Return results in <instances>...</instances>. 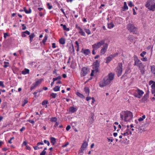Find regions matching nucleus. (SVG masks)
<instances>
[{"mask_svg":"<svg viewBox=\"0 0 155 155\" xmlns=\"http://www.w3.org/2000/svg\"><path fill=\"white\" fill-rule=\"evenodd\" d=\"M114 75L112 73L110 74L108 76L105 77L103 81L99 83V86L102 87L109 84L111 81L114 79Z\"/></svg>","mask_w":155,"mask_h":155,"instance_id":"nucleus-1","label":"nucleus"},{"mask_svg":"<svg viewBox=\"0 0 155 155\" xmlns=\"http://www.w3.org/2000/svg\"><path fill=\"white\" fill-rule=\"evenodd\" d=\"M120 115L121 119L125 122L130 121L133 118L132 113L128 110L121 112Z\"/></svg>","mask_w":155,"mask_h":155,"instance_id":"nucleus-2","label":"nucleus"},{"mask_svg":"<svg viewBox=\"0 0 155 155\" xmlns=\"http://www.w3.org/2000/svg\"><path fill=\"white\" fill-rule=\"evenodd\" d=\"M122 64L119 63L118 64V66L115 69V71L118 77H119L122 74Z\"/></svg>","mask_w":155,"mask_h":155,"instance_id":"nucleus-3","label":"nucleus"},{"mask_svg":"<svg viewBox=\"0 0 155 155\" xmlns=\"http://www.w3.org/2000/svg\"><path fill=\"white\" fill-rule=\"evenodd\" d=\"M105 44V41L102 40L92 45V48L93 49L97 50L102 45H104Z\"/></svg>","mask_w":155,"mask_h":155,"instance_id":"nucleus-4","label":"nucleus"},{"mask_svg":"<svg viewBox=\"0 0 155 155\" xmlns=\"http://www.w3.org/2000/svg\"><path fill=\"white\" fill-rule=\"evenodd\" d=\"M128 30L131 32H133V34L135 33V31L137 30V28L134 27V25L131 24H129L127 27Z\"/></svg>","mask_w":155,"mask_h":155,"instance_id":"nucleus-5","label":"nucleus"},{"mask_svg":"<svg viewBox=\"0 0 155 155\" xmlns=\"http://www.w3.org/2000/svg\"><path fill=\"white\" fill-rule=\"evenodd\" d=\"M143 93L144 92L138 89L135 91L134 95L135 97L140 98L142 96Z\"/></svg>","mask_w":155,"mask_h":155,"instance_id":"nucleus-6","label":"nucleus"},{"mask_svg":"<svg viewBox=\"0 0 155 155\" xmlns=\"http://www.w3.org/2000/svg\"><path fill=\"white\" fill-rule=\"evenodd\" d=\"M100 61L97 60L94 62L93 64V68L95 69L96 73L98 71V68L100 66Z\"/></svg>","mask_w":155,"mask_h":155,"instance_id":"nucleus-7","label":"nucleus"},{"mask_svg":"<svg viewBox=\"0 0 155 155\" xmlns=\"http://www.w3.org/2000/svg\"><path fill=\"white\" fill-rule=\"evenodd\" d=\"M108 45L106 43L103 45L102 48L101 50L100 54L101 55L104 54L107 51Z\"/></svg>","mask_w":155,"mask_h":155,"instance_id":"nucleus-8","label":"nucleus"},{"mask_svg":"<svg viewBox=\"0 0 155 155\" xmlns=\"http://www.w3.org/2000/svg\"><path fill=\"white\" fill-rule=\"evenodd\" d=\"M88 70L87 68L85 67L82 68L81 72V77H84L85 76L87 73Z\"/></svg>","mask_w":155,"mask_h":155,"instance_id":"nucleus-9","label":"nucleus"},{"mask_svg":"<svg viewBox=\"0 0 155 155\" xmlns=\"http://www.w3.org/2000/svg\"><path fill=\"white\" fill-rule=\"evenodd\" d=\"M134 66H137L138 67V66H139L140 64H141L142 63L140 61L139 59L136 56H135L134 57Z\"/></svg>","mask_w":155,"mask_h":155,"instance_id":"nucleus-10","label":"nucleus"},{"mask_svg":"<svg viewBox=\"0 0 155 155\" xmlns=\"http://www.w3.org/2000/svg\"><path fill=\"white\" fill-rule=\"evenodd\" d=\"M117 54V53H116L114 54L110 55L107 58L106 63H109L112 59H113L114 57H116Z\"/></svg>","mask_w":155,"mask_h":155,"instance_id":"nucleus-11","label":"nucleus"},{"mask_svg":"<svg viewBox=\"0 0 155 155\" xmlns=\"http://www.w3.org/2000/svg\"><path fill=\"white\" fill-rule=\"evenodd\" d=\"M154 2V0H148L146 4L145 5L146 7L148 9L153 4Z\"/></svg>","mask_w":155,"mask_h":155,"instance_id":"nucleus-12","label":"nucleus"},{"mask_svg":"<svg viewBox=\"0 0 155 155\" xmlns=\"http://www.w3.org/2000/svg\"><path fill=\"white\" fill-rule=\"evenodd\" d=\"M139 69L140 70L141 73L143 74L145 72L144 66L142 63L138 66Z\"/></svg>","mask_w":155,"mask_h":155,"instance_id":"nucleus-13","label":"nucleus"},{"mask_svg":"<svg viewBox=\"0 0 155 155\" xmlns=\"http://www.w3.org/2000/svg\"><path fill=\"white\" fill-rule=\"evenodd\" d=\"M81 52L83 53L86 56L88 55L91 53V51L89 49H84V48L82 49Z\"/></svg>","mask_w":155,"mask_h":155,"instance_id":"nucleus-14","label":"nucleus"},{"mask_svg":"<svg viewBox=\"0 0 155 155\" xmlns=\"http://www.w3.org/2000/svg\"><path fill=\"white\" fill-rule=\"evenodd\" d=\"M132 134V132L129 129H127L126 130V132L124 133H121V134L124 136L128 135H131Z\"/></svg>","mask_w":155,"mask_h":155,"instance_id":"nucleus-15","label":"nucleus"},{"mask_svg":"<svg viewBox=\"0 0 155 155\" xmlns=\"http://www.w3.org/2000/svg\"><path fill=\"white\" fill-rule=\"evenodd\" d=\"M150 69L151 72L153 76L155 77V66L153 65L150 66Z\"/></svg>","mask_w":155,"mask_h":155,"instance_id":"nucleus-16","label":"nucleus"},{"mask_svg":"<svg viewBox=\"0 0 155 155\" xmlns=\"http://www.w3.org/2000/svg\"><path fill=\"white\" fill-rule=\"evenodd\" d=\"M128 8V7L127 5L126 2H124V6L122 7V11H125V10H127Z\"/></svg>","mask_w":155,"mask_h":155,"instance_id":"nucleus-17","label":"nucleus"},{"mask_svg":"<svg viewBox=\"0 0 155 155\" xmlns=\"http://www.w3.org/2000/svg\"><path fill=\"white\" fill-rule=\"evenodd\" d=\"M148 97V94H146L141 99L142 102H144L147 101Z\"/></svg>","mask_w":155,"mask_h":155,"instance_id":"nucleus-18","label":"nucleus"},{"mask_svg":"<svg viewBox=\"0 0 155 155\" xmlns=\"http://www.w3.org/2000/svg\"><path fill=\"white\" fill-rule=\"evenodd\" d=\"M69 111L72 113H74L76 112L77 110L76 108L73 107H71L69 109Z\"/></svg>","mask_w":155,"mask_h":155,"instance_id":"nucleus-19","label":"nucleus"},{"mask_svg":"<svg viewBox=\"0 0 155 155\" xmlns=\"http://www.w3.org/2000/svg\"><path fill=\"white\" fill-rule=\"evenodd\" d=\"M51 142L52 144L54 145L56 142V139L53 137H51L50 138Z\"/></svg>","mask_w":155,"mask_h":155,"instance_id":"nucleus-20","label":"nucleus"},{"mask_svg":"<svg viewBox=\"0 0 155 155\" xmlns=\"http://www.w3.org/2000/svg\"><path fill=\"white\" fill-rule=\"evenodd\" d=\"M84 91L86 94H87V96H88L90 93V89L88 87H85L84 88Z\"/></svg>","mask_w":155,"mask_h":155,"instance_id":"nucleus-21","label":"nucleus"},{"mask_svg":"<svg viewBox=\"0 0 155 155\" xmlns=\"http://www.w3.org/2000/svg\"><path fill=\"white\" fill-rule=\"evenodd\" d=\"M69 51L71 53H74V47L73 44L71 45V47H70L69 48Z\"/></svg>","mask_w":155,"mask_h":155,"instance_id":"nucleus-22","label":"nucleus"},{"mask_svg":"<svg viewBox=\"0 0 155 155\" xmlns=\"http://www.w3.org/2000/svg\"><path fill=\"white\" fill-rule=\"evenodd\" d=\"M149 9L152 10V11H154L155 10V3L154 2L151 6L149 8Z\"/></svg>","mask_w":155,"mask_h":155,"instance_id":"nucleus-23","label":"nucleus"},{"mask_svg":"<svg viewBox=\"0 0 155 155\" xmlns=\"http://www.w3.org/2000/svg\"><path fill=\"white\" fill-rule=\"evenodd\" d=\"M35 35L34 33H31L29 36L30 42H31L33 41V38L35 37Z\"/></svg>","mask_w":155,"mask_h":155,"instance_id":"nucleus-24","label":"nucleus"},{"mask_svg":"<svg viewBox=\"0 0 155 155\" xmlns=\"http://www.w3.org/2000/svg\"><path fill=\"white\" fill-rule=\"evenodd\" d=\"M60 43L62 45H64L65 43V39L63 38H61L59 40Z\"/></svg>","mask_w":155,"mask_h":155,"instance_id":"nucleus-25","label":"nucleus"},{"mask_svg":"<svg viewBox=\"0 0 155 155\" xmlns=\"http://www.w3.org/2000/svg\"><path fill=\"white\" fill-rule=\"evenodd\" d=\"M29 69L25 68L24 71H22V73L23 74H25L29 73Z\"/></svg>","mask_w":155,"mask_h":155,"instance_id":"nucleus-26","label":"nucleus"},{"mask_svg":"<svg viewBox=\"0 0 155 155\" xmlns=\"http://www.w3.org/2000/svg\"><path fill=\"white\" fill-rule=\"evenodd\" d=\"M76 94L79 97L81 98L84 99L85 97L82 94H81L79 92H77L76 93Z\"/></svg>","mask_w":155,"mask_h":155,"instance_id":"nucleus-27","label":"nucleus"},{"mask_svg":"<svg viewBox=\"0 0 155 155\" xmlns=\"http://www.w3.org/2000/svg\"><path fill=\"white\" fill-rule=\"evenodd\" d=\"M85 149V148H84V147H81L79 151V154L81 153V155H82L83 153H84V151Z\"/></svg>","mask_w":155,"mask_h":155,"instance_id":"nucleus-28","label":"nucleus"},{"mask_svg":"<svg viewBox=\"0 0 155 155\" xmlns=\"http://www.w3.org/2000/svg\"><path fill=\"white\" fill-rule=\"evenodd\" d=\"M87 143L86 142L84 141V142L83 143L81 147H84V148L86 149V148L87 147Z\"/></svg>","mask_w":155,"mask_h":155,"instance_id":"nucleus-29","label":"nucleus"},{"mask_svg":"<svg viewBox=\"0 0 155 155\" xmlns=\"http://www.w3.org/2000/svg\"><path fill=\"white\" fill-rule=\"evenodd\" d=\"M42 82V80L41 79H39V80L37 81L36 83L34 84L37 87L38 85L41 84V82Z\"/></svg>","mask_w":155,"mask_h":155,"instance_id":"nucleus-30","label":"nucleus"},{"mask_svg":"<svg viewBox=\"0 0 155 155\" xmlns=\"http://www.w3.org/2000/svg\"><path fill=\"white\" fill-rule=\"evenodd\" d=\"M108 27L109 28H111L114 27V25L112 22H111L110 23L108 24Z\"/></svg>","mask_w":155,"mask_h":155,"instance_id":"nucleus-31","label":"nucleus"},{"mask_svg":"<svg viewBox=\"0 0 155 155\" xmlns=\"http://www.w3.org/2000/svg\"><path fill=\"white\" fill-rule=\"evenodd\" d=\"M57 120V119L56 117H52L50 119V121L52 122H56Z\"/></svg>","mask_w":155,"mask_h":155,"instance_id":"nucleus-32","label":"nucleus"},{"mask_svg":"<svg viewBox=\"0 0 155 155\" xmlns=\"http://www.w3.org/2000/svg\"><path fill=\"white\" fill-rule=\"evenodd\" d=\"M24 11H25V12L27 14L30 13L31 12V10L30 8H29V10L28 11L27 10L25 7H24Z\"/></svg>","mask_w":155,"mask_h":155,"instance_id":"nucleus-33","label":"nucleus"},{"mask_svg":"<svg viewBox=\"0 0 155 155\" xmlns=\"http://www.w3.org/2000/svg\"><path fill=\"white\" fill-rule=\"evenodd\" d=\"M4 67L5 68H6L7 67L9 66V63L8 62L5 61L4 62Z\"/></svg>","mask_w":155,"mask_h":155,"instance_id":"nucleus-34","label":"nucleus"},{"mask_svg":"<svg viewBox=\"0 0 155 155\" xmlns=\"http://www.w3.org/2000/svg\"><path fill=\"white\" fill-rule=\"evenodd\" d=\"M146 116L145 115H143L142 117H140L138 119V120L139 121H141L145 118Z\"/></svg>","mask_w":155,"mask_h":155,"instance_id":"nucleus-35","label":"nucleus"},{"mask_svg":"<svg viewBox=\"0 0 155 155\" xmlns=\"http://www.w3.org/2000/svg\"><path fill=\"white\" fill-rule=\"evenodd\" d=\"M128 39H129L130 41L132 42L134 40V38L132 35H129L128 37Z\"/></svg>","mask_w":155,"mask_h":155,"instance_id":"nucleus-36","label":"nucleus"},{"mask_svg":"<svg viewBox=\"0 0 155 155\" xmlns=\"http://www.w3.org/2000/svg\"><path fill=\"white\" fill-rule=\"evenodd\" d=\"M60 87L56 86L54 88V90L55 91H58L60 90Z\"/></svg>","mask_w":155,"mask_h":155,"instance_id":"nucleus-37","label":"nucleus"},{"mask_svg":"<svg viewBox=\"0 0 155 155\" xmlns=\"http://www.w3.org/2000/svg\"><path fill=\"white\" fill-rule=\"evenodd\" d=\"M79 33L81 35L83 36H85V33L84 32L83 30L81 29V30H80L79 32Z\"/></svg>","mask_w":155,"mask_h":155,"instance_id":"nucleus-38","label":"nucleus"},{"mask_svg":"<svg viewBox=\"0 0 155 155\" xmlns=\"http://www.w3.org/2000/svg\"><path fill=\"white\" fill-rule=\"evenodd\" d=\"M61 78V77L60 76H58V77H56L55 78H53V80L54 81L57 80H60Z\"/></svg>","mask_w":155,"mask_h":155,"instance_id":"nucleus-39","label":"nucleus"},{"mask_svg":"<svg viewBox=\"0 0 155 155\" xmlns=\"http://www.w3.org/2000/svg\"><path fill=\"white\" fill-rule=\"evenodd\" d=\"M84 30L86 32L88 35H89L91 34V32L89 29L85 28Z\"/></svg>","mask_w":155,"mask_h":155,"instance_id":"nucleus-40","label":"nucleus"},{"mask_svg":"<svg viewBox=\"0 0 155 155\" xmlns=\"http://www.w3.org/2000/svg\"><path fill=\"white\" fill-rule=\"evenodd\" d=\"M94 114L93 113H91V118L92 119V122H93L94 121Z\"/></svg>","mask_w":155,"mask_h":155,"instance_id":"nucleus-41","label":"nucleus"},{"mask_svg":"<svg viewBox=\"0 0 155 155\" xmlns=\"http://www.w3.org/2000/svg\"><path fill=\"white\" fill-rule=\"evenodd\" d=\"M48 103V101L47 100L44 101L42 103V104L43 105H45Z\"/></svg>","mask_w":155,"mask_h":155,"instance_id":"nucleus-42","label":"nucleus"},{"mask_svg":"<svg viewBox=\"0 0 155 155\" xmlns=\"http://www.w3.org/2000/svg\"><path fill=\"white\" fill-rule=\"evenodd\" d=\"M63 28L64 30H66L67 31H69L70 30V29L69 28H66V26L65 25H64V26H63Z\"/></svg>","mask_w":155,"mask_h":155,"instance_id":"nucleus-43","label":"nucleus"},{"mask_svg":"<svg viewBox=\"0 0 155 155\" xmlns=\"http://www.w3.org/2000/svg\"><path fill=\"white\" fill-rule=\"evenodd\" d=\"M57 95V94L56 93H52L51 94V96L53 98H55Z\"/></svg>","mask_w":155,"mask_h":155,"instance_id":"nucleus-44","label":"nucleus"},{"mask_svg":"<svg viewBox=\"0 0 155 155\" xmlns=\"http://www.w3.org/2000/svg\"><path fill=\"white\" fill-rule=\"evenodd\" d=\"M128 5L130 7H132L134 6V5L133 4V2L131 1L130 2L128 3Z\"/></svg>","mask_w":155,"mask_h":155,"instance_id":"nucleus-45","label":"nucleus"},{"mask_svg":"<svg viewBox=\"0 0 155 155\" xmlns=\"http://www.w3.org/2000/svg\"><path fill=\"white\" fill-rule=\"evenodd\" d=\"M47 36H45L44 37V38L42 41L43 43L44 44H45V43L46 42V41H47Z\"/></svg>","mask_w":155,"mask_h":155,"instance_id":"nucleus-46","label":"nucleus"},{"mask_svg":"<svg viewBox=\"0 0 155 155\" xmlns=\"http://www.w3.org/2000/svg\"><path fill=\"white\" fill-rule=\"evenodd\" d=\"M47 5L48 6V8L49 9H51L52 8V5H50V4L49 3H48L47 4Z\"/></svg>","mask_w":155,"mask_h":155,"instance_id":"nucleus-47","label":"nucleus"},{"mask_svg":"<svg viewBox=\"0 0 155 155\" xmlns=\"http://www.w3.org/2000/svg\"><path fill=\"white\" fill-rule=\"evenodd\" d=\"M28 102V101L27 100H25L24 101V104H22V106H24V105L26 104Z\"/></svg>","mask_w":155,"mask_h":155,"instance_id":"nucleus-48","label":"nucleus"},{"mask_svg":"<svg viewBox=\"0 0 155 155\" xmlns=\"http://www.w3.org/2000/svg\"><path fill=\"white\" fill-rule=\"evenodd\" d=\"M0 86H1L2 88H4L5 87V86L3 84V82L2 81H0Z\"/></svg>","mask_w":155,"mask_h":155,"instance_id":"nucleus-49","label":"nucleus"},{"mask_svg":"<svg viewBox=\"0 0 155 155\" xmlns=\"http://www.w3.org/2000/svg\"><path fill=\"white\" fill-rule=\"evenodd\" d=\"M146 54V52L145 51H143L140 54V56L142 57H143L144 55H145Z\"/></svg>","mask_w":155,"mask_h":155,"instance_id":"nucleus-50","label":"nucleus"},{"mask_svg":"<svg viewBox=\"0 0 155 155\" xmlns=\"http://www.w3.org/2000/svg\"><path fill=\"white\" fill-rule=\"evenodd\" d=\"M33 86H31V87L30 89L31 90L35 89L36 87V86H35V84H33Z\"/></svg>","mask_w":155,"mask_h":155,"instance_id":"nucleus-51","label":"nucleus"},{"mask_svg":"<svg viewBox=\"0 0 155 155\" xmlns=\"http://www.w3.org/2000/svg\"><path fill=\"white\" fill-rule=\"evenodd\" d=\"M94 72H96V71H95V69H94L93 70H92L91 73V76H93L94 75Z\"/></svg>","mask_w":155,"mask_h":155,"instance_id":"nucleus-52","label":"nucleus"},{"mask_svg":"<svg viewBox=\"0 0 155 155\" xmlns=\"http://www.w3.org/2000/svg\"><path fill=\"white\" fill-rule=\"evenodd\" d=\"M9 36V35L7 33H4V37L5 38V39L6 38V37L7 36Z\"/></svg>","mask_w":155,"mask_h":155,"instance_id":"nucleus-53","label":"nucleus"},{"mask_svg":"<svg viewBox=\"0 0 155 155\" xmlns=\"http://www.w3.org/2000/svg\"><path fill=\"white\" fill-rule=\"evenodd\" d=\"M46 152L45 150H43L40 154V155H45Z\"/></svg>","mask_w":155,"mask_h":155,"instance_id":"nucleus-54","label":"nucleus"},{"mask_svg":"<svg viewBox=\"0 0 155 155\" xmlns=\"http://www.w3.org/2000/svg\"><path fill=\"white\" fill-rule=\"evenodd\" d=\"M141 60L144 61H147V58L145 57L142 58Z\"/></svg>","mask_w":155,"mask_h":155,"instance_id":"nucleus-55","label":"nucleus"},{"mask_svg":"<svg viewBox=\"0 0 155 155\" xmlns=\"http://www.w3.org/2000/svg\"><path fill=\"white\" fill-rule=\"evenodd\" d=\"M23 32L25 34H27L28 35H30V32L27 30Z\"/></svg>","mask_w":155,"mask_h":155,"instance_id":"nucleus-56","label":"nucleus"},{"mask_svg":"<svg viewBox=\"0 0 155 155\" xmlns=\"http://www.w3.org/2000/svg\"><path fill=\"white\" fill-rule=\"evenodd\" d=\"M38 146L37 145V146L33 147V148L35 150H37L40 149V148L38 147Z\"/></svg>","mask_w":155,"mask_h":155,"instance_id":"nucleus-57","label":"nucleus"},{"mask_svg":"<svg viewBox=\"0 0 155 155\" xmlns=\"http://www.w3.org/2000/svg\"><path fill=\"white\" fill-rule=\"evenodd\" d=\"M71 128V126L70 125H68L66 127V130L67 131L69 130Z\"/></svg>","mask_w":155,"mask_h":155,"instance_id":"nucleus-58","label":"nucleus"},{"mask_svg":"<svg viewBox=\"0 0 155 155\" xmlns=\"http://www.w3.org/2000/svg\"><path fill=\"white\" fill-rule=\"evenodd\" d=\"M151 87L152 89H153L155 87V82L151 85Z\"/></svg>","mask_w":155,"mask_h":155,"instance_id":"nucleus-59","label":"nucleus"},{"mask_svg":"<svg viewBox=\"0 0 155 155\" xmlns=\"http://www.w3.org/2000/svg\"><path fill=\"white\" fill-rule=\"evenodd\" d=\"M22 26L23 27L22 28L23 30H25L26 29V27L25 26L24 24H22Z\"/></svg>","mask_w":155,"mask_h":155,"instance_id":"nucleus-60","label":"nucleus"},{"mask_svg":"<svg viewBox=\"0 0 155 155\" xmlns=\"http://www.w3.org/2000/svg\"><path fill=\"white\" fill-rule=\"evenodd\" d=\"M28 121L30 122V123H31L32 124H33L35 122L33 120H28Z\"/></svg>","mask_w":155,"mask_h":155,"instance_id":"nucleus-61","label":"nucleus"},{"mask_svg":"<svg viewBox=\"0 0 155 155\" xmlns=\"http://www.w3.org/2000/svg\"><path fill=\"white\" fill-rule=\"evenodd\" d=\"M75 26H76V28L78 29L80 31L81 30V29H82L80 27H79L78 25H76Z\"/></svg>","mask_w":155,"mask_h":155,"instance_id":"nucleus-62","label":"nucleus"},{"mask_svg":"<svg viewBox=\"0 0 155 155\" xmlns=\"http://www.w3.org/2000/svg\"><path fill=\"white\" fill-rule=\"evenodd\" d=\"M91 98H92L91 97L88 96L86 98V100L87 101H88L89 100H91Z\"/></svg>","mask_w":155,"mask_h":155,"instance_id":"nucleus-63","label":"nucleus"},{"mask_svg":"<svg viewBox=\"0 0 155 155\" xmlns=\"http://www.w3.org/2000/svg\"><path fill=\"white\" fill-rule=\"evenodd\" d=\"M21 36L23 38L26 37V34L23 32L22 33Z\"/></svg>","mask_w":155,"mask_h":155,"instance_id":"nucleus-64","label":"nucleus"}]
</instances>
